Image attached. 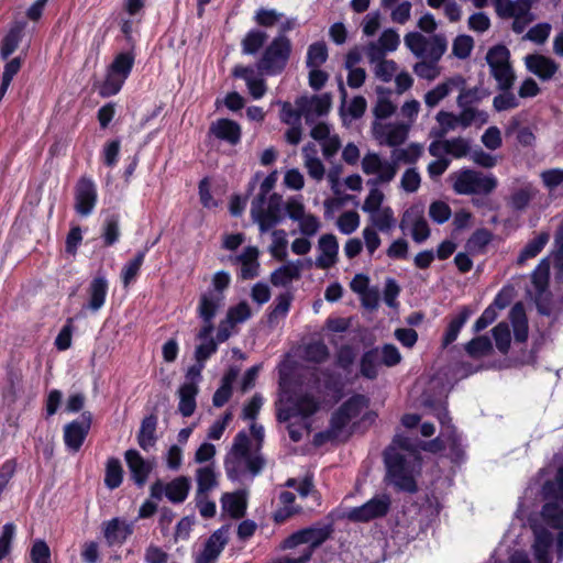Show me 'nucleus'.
Instances as JSON below:
<instances>
[{"mask_svg": "<svg viewBox=\"0 0 563 563\" xmlns=\"http://www.w3.org/2000/svg\"><path fill=\"white\" fill-rule=\"evenodd\" d=\"M542 496L545 500L560 501L563 505V467H559L554 478L543 483Z\"/></svg>", "mask_w": 563, "mask_h": 563, "instance_id": "obj_35", "label": "nucleus"}, {"mask_svg": "<svg viewBox=\"0 0 563 563\" xmlns=\"http://www.w3.org/2000/svg\"><path fill=\"white\" fill-rule=\"evenodd\" d=\"M429 216L435 223L443 224L451 218L452 210L446 202L435 200L429 207Z\"/></svg>", "mask_w": 563, "mask_h": 563, "instance_id": "obj_62", "label": "nucleus"}, {"mask_svg": "<svg viewBox=\"0 0 563 563\" xmlns=\"http://www.w3.org/2000/svg\"><path fill=\"white\" fill-rule=\"evenodd\" d=\"M258 250L255 246H247L243 253L236 257V261L241 263L240 278L247 280L258 276L260 263Z\"/></svg>", "mask_w": 563, "mask_h": 563, "instance_id": "obj_26", "label": "nucleus"}, {"mask_svg": "<svg viewBox=\"0 0 563 563\" xmlns=\"http://www.w3.org/2000/svg\"><path fill=\"white\" fill-rule=\"evenodd\" d=\"M286 231L283 229L273 232L274 241L271 246V254L278 261H284L287 257V239Z\"/></svg>", "mask_w": 563, "mask_h": 563, "instance_id": "obj_58", "label": "nucleus"}, {"mask_svg": "<svg viewBox=\"0 0 563 563\" xmlns=\"http://www.w3.org/2000/svg\"><path fill=\"white\" fill-rule=\"evenodd\" d=\"M374 225L383 232L390 230L395 224L394 212L390 207H385L379 211H376V216L373 218Z\"/></svg>", "mask_w": 563, "mask_h": 563, "instance_id": "obj_64", "label": "nucleus"}, {"mask_svg": "<svg viewBox=\"0 0 563 563\" xmlns=\"http://www.w3.org/2000/svg\"><path fill=\"white\" fill-rule=\"evenodd\" d=\"M368 405L369 398L367 396L363 394H354L342 402L339 409L346 413L352 420L353 418H356L363 409L367 408Z\"/></svg>", "mask_w": 563, "mask_h": 563, "instance_id": "obj_43", "label": "nucleus"}, {"mask_svg": "<svg viewBox=\"0 0 563 563\" xmlns=\"http://www.w3.org/2000/svg\"><path fill=\"white\" fill-rule=\"evenodd\" d=\"M124 457L133 482L139 487H143L153 470L152 464L134 449L125 451Z\"/></svg>", "mask_w": 563, "mask_h": 563, "instance_id": "obj_14", "label": "nucleus"}, {"mask_svg": "<svg viewBox=\"0 0 563 563\" xmlns=\"http://www.w3.org/2000/svg\"><path fill=\"white\" fill-rule=\"evenodd\" d=\"M148 251L150 246H145L143 250L137 251L134 257L124 264L120 275L123 287L126 288L136 280Z\"/></svg>", "mask_w": 563, "mask_h": 563, "instance_id": "obj_31", "label": "nucleus"}, {"mask_svg": "<svg viewBox=\"0 0 563 563\" xmlns=\"http://www.w3.org/2000/svg\"><path fill=\"white\" fill-rule=\"evenodd\" d=\"M134 60L135 56L132 52H122L115 55L108 69L128 79L133 69Z\"/></svg>", "mask_w": 563, "mask_h": 563, "instance_id": "obj_40", "label": "nucleus"}, {"mask_svg": "<svg viewBox=\"0 0 563 563\" xmlns=\"http://www.w3.org/2000/svg\"><path fill=\"white\" fill-rule=\"evenodd\" d=\"M30 558L32 563H51V549L44 540L37 539L31 547Z\"/></svg>", "mask_w": 563, "mask_h": 563, "instance_id": "obj_63", "label": "nucleus"}, {"mask_svg": "<svg viewBox=\"0 0 563 563\" xmlns=\"http://www.w3.org/2000/svg\"><path fill=\"white\" fill-rule=\"evenodd\" d=\"M23 382V374L21 368L8 363L5 365V385L1 390V395L4 400L9 402H15L18 399L19 390L21 389Z\"/></svg>", "mask_w": 563, "mask_h": 563, "instance_id": "obj_23", "label": "nucleus"}, {"mask_svg": "<svg viewBox=\"0 0 563 563\" xmlns=\"http://www.w3.org/2000/svg\"><path fill=\"white\" fill-rule=\"evenodd\" d=\"M109 290V282L102 274L96 275L87 287V302L82 306L84 310L92 313L98 312L106 303Z\"/></svg>", "mask_w": 563, "mask_h": 563, "instance_id": "obj_12", "label": "nucleus"}, {"mask_svg": "<svg viewBox=\"0 0 563 563\" xmlns=\"http://www.w3.org/2000/svg\"><path fill=\"white\" fill-rule=\"evenodd\" d=\"M465 80L462 76H455L446 79V81L439 84L433 89L429 90L424 96V102L428 107L433 108L451 92L452 88L464 86Z\"/></svg>", "mask_w": 563, "mask_h": 563, "instance_id": "obj_27", "label": "nucleus"}, {"mask_svg": "<svg viewBox=\"0 0 563 563\" xmlns=\"http://www.w3.org/2000/svg\"><path fill=\"white\" fill-rule=\"evenodd\" d=\"M189 490L190 479L187 476H178L167 484L156 479L150 487V497L162 500L165 496L173 504H181L187 499Z\"/></svg>", "mask_w": 563, "mask_h": 563, "instance_id": "obj_6", "label": "nucleus"}, {"mask_svg": "<svg viewBox=\"0 0 563 563\" xmlns=\"http://www.w3.org/2000/svg\"><path fill=\"white\" fill-rule=\"evenodd\" d=\"M223 296L209 290L199 298L197 314L202 321H213L219 308L221 307Z\"/></svg>", "mask_w": 563, "mask_h": 563, "instance_id": "obj_25", "label": "nucleus"}, {"mask_svg": "<svg viewBox=\"0 0 563 563\" xmlns=\"http://www.w3.org/2000/svg\"><path fill=\"white\" fill-rule=\"evenodd\" d=\"M460 88H461V91L457 97L459 107L472 106V104L478 103L484 98L489 96V91L484 88L474 87L471 89H465V88H463V86H461Z\"/></svg>", "mask_w": 563, "mask_h": 563, "instance_id": "obj_50", "label": "nucleus"}, {"mask_svg": "<svg viewBox=\"0 0 563 563\" xmlns=\"http://www.w3.org/2000/svg\"><path fill=\"white\" fill-rule=\"evenodd\" d=\"M26 22L14 21L0 42V58L8 60L22 42Z\"/></svg>", "mask_w": 563, "mask_h": 563, "instance_id": "obj_17", "label": "nucleus"}, {"mask_svg": "<svg viewBox=\"0 0 563 563\" xmlns=\"http://www.w3.org/2000/svg\"><path fill=\"white\" fill-rule=\"evenodd\" d=\"M125 78L121 77L120 75H117L112 73L111 70H107L106 78L101 86L99 87V95L102 98H109L112 96H115L120 92L122 89Z\"/></svg>", "mask_w": 563, "mask_h": 563, "instance_id": "obj_45", "label": "nucleus"}, {"mask_svg": "<svg viewBox=\"0 0 563 563\" xmlns=\"http://www.w3.org/2000/svg\"><path fill=\"white\" fill-rule=\"evenodd\" d=\"M319 249L321 255L317 258L316 265L318 268L328 269L335 263L338 257L339 243L336 236L332 233L321 235Z\"/></svg>", "mask_w": 563, "mask_h": 563, "instance_id": "obj_20", "label": "nucleus"}, {"mask_svg": "<svg viewBox=\"0 0 563 563\" xmlns=\"http://www.w3.org/2000/svg\"><path fill=\"white\" fill-rule=\"evenodd\" d=\"M123 482V467L118 457L111 456L107 460L104 472V485L113 490Z\"/></svg>", "mask_w": 563, "mask_h": 563, "instance_id": "obj_36", "label": "nucleus"}, {"mask_svg": "<svg viewBox=\"0 0 563 563\" xmlns=\"http://www.w3.org/2000/svg\"><path fill=\"white\" fill-rule=\"evenodd\" d=\"M493 240V233L485 229H477L475 230L470 239L467 240V247L471 251H476L478 253H483L486 246L492 242Z\"/></svg>", "mask_w": 563, "mask_h": 563, "instance_id": "obj_51", "label": "nucleus"}, {"mask_svg": "<svg viewBox=\"0 0 563 563\" xmlns=\"http://www.w3.org/2000/svg\"><path fill=\"white\" fill-rule=\"evenodd\" d=\"M405 44L417 57L424 56L429 41L419 32H409L405 35Z\"/></svg>", "mask_w": 563, "mask_h": 563, "instance_id": "obj_54", "label": "nucleus"}, {"mask_svg": "<svg viewBox=\"0 0 563 563\" xmlns=\"http://www.w3.org/2000/svg\"><path fill=\"white\" fill-rule=\"evenodd\" d=\"M332 532L333 529L331 525H327L321 528H303L288 536L283 541L282 548L294 549L299 544L308 543L309 545L307 548L312 549V551L314 552L317 548H319L323 542H325L331 537Z\"/></svg>", "mask_w": 563, "mask_h": 563, "instance_id": "obj_7", "label": "nucleus"}, {"mask_svg": "<svg viewBox=\"0 0 563 563\" xmlns=\"http://www.w3.org/2000/svg\"><path fill=\"white\" fill-rule=\"evenodd\" d=\"M422 154V146L418 143H411L407 148L398 150L393 153L397 163L415 164Z\"/></svg>", "mask_w": 563, "mask_h": 563, "instance_id": "obj_57", "label": "nucleus"}, {"mask_svg": "<svg viewBox=\"0 0 563 563\" xmlns=\"http://www.w3.org/2000/svg\"><path fill=\"white\" fill-rule=\"evenodd\" d=\"M328 47L324 42L312 43L307 51V67L318 68L328 59Z\"/></svg>", "mask_w": 563, "mask_h": 563, "instance_id": "obj_47", "label": "nucleus"}, {"mask_svg": "<svg viewBox=\"0 0 563 563\" xmlns=\"http://www.w3.org/2000/svg\"><path fill=\"white\" fill-rule=\"evenodd\" d=\"M267 34L260 29L250 30L241 41V48L244 55H256L265 45Z\"/></svg>", "mask_w": 563, "mask_h": 563, "instance_id": "obj_33", "label": "nucleus"}, {"mask_svg": "<svg viewBox=\"0 0 563 563\" xmlns=\"http://www.w3.org/2000/svg\"><path fill=\"white\" fill-rule=\"evenodd\" d=\"M473 311L468 306H462L459 312L451 317L441 340V346L446 349L456 341L462 328L465 325Z\"/></svg>", "mask_w": 563, "mask_h": 563, "instance_id": "obj_19", "label": "nucleus"}, {"mask_svg": "<svg viewBox=\"0 0 563 563\" xmlns=\"http://www.w3.org/2000/svg\"><path fill=\"white\" fill-rule=\"evenodd\" d=\"M294 296L290 291L282 292L276 298V303L271 307V310L267 314V321L269 324H273L279 317L285 318L291 307V301Z\"/></svg>", "mask_w": 563, "mask_h": 563, "instance_id": "obj_41", "label": "nucleus"}, {"mask_svg": "<svg viewBox=\"0 0 563 563\" xmlns=\"http://www.w3.org/2000/svg\"><path fill=\"white\" fill-rule=\"evenodd\" d=\"M120 148V139L110 140L104 144L102 150V161L107 167H114L118 164Z\"/></svg>", "mask_w": 563, "mask_h": 563, "instance_id": "obj_61", "label": "nucleus"}, {"mask_svg": "<svg viewBox=\"0 0 563 563\" xmlns=\"http://www.w3.org/2000/svg\"><path fill=\"white\" fill-rule=\"evenodd\" d=\"M301 275V267L296 263L288 262L276 268L271 273L269 282L275 287H285L289 285L292 280L299 279Z\"/></svg>", "mask_w": 563, "mask_h": 563, "instance_id": "obj_29", "label": "nucleus"}, {"mask_svg": "<svg viewBox=\"0 0 563 563\" xmlns=\"http://www.w3.org/2000/svg\"><path fill=\"white\" fill-rule=\"evenodd\" d=\"M452 188L456 195L488 196L498 186V179L493 174H484L472 168H462L451 175Z\"/></svg>", "mask_w": 563, "mask_h": 563, "instance_id": "obj_3", "label": "nucleus"}, {"mask_svg": "<svg viewBox=\"0 0 563 563\" xmlns=\"http://www.w3.org/2000/svg\"><path fill=\"white\" fill-rule=\"evenodd\" d=\"M102 532L108 547H113L123 544L133 533V529L120 518H112L102 523Z\"/></svg>", "mask_w": 563, "mask_h": 563, "instance_id": "obj_16", "label": "nucleus"}, {"mask_svg": "<svg viewBox=\"0 0 563 563\" xmlns=\"http://www.w3.org/2000/svg\"><path fill=\"white\" fill-rule=\"evenodd\" d=\"M560 501L547 500L542 507V517L554 529L563 528V508Z\"/></svg>", "mask_w": 563, "mask_h": 563, "instance_id": "obj_42", "label": "nucleus"}, {"mask_svg": "<svg viewBox=\"0 0 563 563\" xmlns=\"http://www.w3.org/2000/svg\"><path fill=\"white\" fill-rule=\"evenodd\" d=\"M332 98L330 93L316 95L310 100L306 97H300L296 100L297 107L301 112H306V117L314 113L319 117L325 115L331 109Z\"/></svg>", "mask_w": 563, "mask_h": 563, "instance_id": "obj_22", "label": "nucleus"}, {"mask_svg": "<svg viewBox=\"0 0 563 563\" xmlns=\"http://www.w3.org/2000/svg\"><path fill=\"white\" fill-rule=\"evenodd\" d=\"M527 69L541 80H550L559 70V64L542 54H529L525 58Z\"/></svg>", "mask_w": 563, "mask_h": 563, "instance_id": "obj_15", "label": "nucleus"}, {"mask_svg": "<svg viewBox=\"0 0 563 563\" xmlns=\"http://www.w3.org/2000/svg\"><path fill=\"white\" fill-rule=\"evenodd\" d=\"M376 92L378 95V99L373 109V113L377 119L385 120L394 114L396 107L387 97V95L390 93L389 89L378 86L376 88Z\"/></svg>", "mask_w": 563, "mask_h": 563, "instance_id": "obj_38", "label": "nucleus"}, {"mask_svg": "<svg viewBox=\"0 0 563 563\" xmlns=\"http://www.w3.org/2000/svg\"><path fill=\"white\" fill-rule=\"evenodd\" d=\"M120 217L119 214H111L107 217L102 227V240L104 246H112L119 241L120 238Z\"/></svg>", "mask_w": 563, "mask_h": 563, "instance_id": "obj_46", "label": "nucleus"}, {"mask_svg": "<svg viewBox=\"0 0 563 563\" xmlns=\"http://www.w3.org/2000/svg\"><path fill=\"white\" fill-rule=\"evenodd\" d=\"M492 76L498 82L500 90H510L515 81V74L509 64V51L504 45L492 47L486 56Z\"/></svg>", "mask_w": 563, "mask_h": 563, "instance_id": "obj_4", "label": "nucleus"}, {"mask_svg": "<svg viewBox=\"0 0 563 563\" xmlns=\"http://www.w3.org/2000/svg\"><path fill=\"white\" fill-rule=\"evenodd\" d=\"M550 235L548 232H541L536 238L530 240L518 255V264H523L526 261L536 257L544 249L549 242Z\"/></svg>", "mask_w": 563, "mask_h": 563, "instance_id": "obj_37", "label": "nucleus"}, {"mask_svg": "<svg viewBox=\"0 0 563 563\" xmlns=\"http://www.w3.org/2000/svg\"><path fill=\"white\" fill-rule=\"evenodd\" d=\"M225 545V540L222 539L219 532H214L205 543L202 551L196 558V563H216V560L221 554Z\"/></svg>", "mask_w": 563, "mask_h": 563, "instance_id": "obj_32", "label": "nucleus"}, {"mask_svg": "<svg viewBox=\"0 0 563 563\" xmlns=\"http://www.w3.org/2000/svg\"><path fill=\"white\" fill-rule=\"evenodd\" d=\"M411 225V236L416 243H422L429 239L431 230L423 217V210L417 207L407 209L400 221V229L405 230L407 225Z\"/></svg>", "mask_w": 563, "mask_h": 563, "instance_id": "obj_9", "label": "nucleus"}, {"mask_svg": "<svg viewBox=\"0 0 563 563\" xmlns=\"http://www.w3.org/2000/svg\"><path fill=\"white\" fill-rule=\"evenodd\" d=\"M391 498L387 494L375 495L365 504L351 508L346 518L352 522H369L384 518L390 510Z\"/></svg>", "mask_w": 563, "mask_h": 563, "instance_id": "obj_5", "label": "nucleus"}, {"mask_svg": "<svg viewBox=\"0 0 563 563\" xmlns=\"http://www.w3.org/2000/svg\"><path fill=\"white\" fill-rule=\"evenodd\" d=\"M222 508L231 518L241 519L245 516L247 503L243 493H225L221 497Z\"/></svg>", "mask_w": 563, "mask_h": 563, "instance_id": "obj_30", "label": "nucleus"}, {"mask_svg": "<svg viewBox=\"0 0 563 563\" xmlns=\"http://www.w3.org/2000/svg\"><path fill=\"white\" fill-rule=\"evenodd\" d=\"M509 320L512 325L514 338L517 343H525L529 335L528 318L525 305L516 302L509 311Z\"/></svg>", "mask_w": 563, "mask_h": 563, "instance_id": "obj_21", "label": "nucleus"}, {"mask_svg": "<svg viewBox=\"0 0 563 563\" xmlns=\"http://www.w3.org/2000/svg\"><path fill=\"white\" fill-rule=\"evenodd\" d=\"M474 47V41L470 35H459L454 38L452 45V53L460 59L467 58Z\"/></svg>", "mask_w": 563, "mask_h": 563, "instance_id": "obj_59", "label": "nucleus"}, {"mask_svg": "<svg viewBox=\"0 0 563 563\" xmlns=\"http://www.w3.org/2000/svg\"><path fill=\"white\" fill-rule=\"evenodd\" d=\"M158 423V417L152 412L145 416L141 421V427L137 432V444L144 451H148L156 444L157 435L156 428Z\"/></svg>", "mask_w": 563, "mask_h": 563, "instance_id": "obj_24", "label": "nucleus"}, {"mask_svg": "<svg viewBox=\"0 0 563 563\" xmlns=\"http://www.w3.org/2000/svg\"><path fill=\"white\" fill-rule=\"evenodd\" d=\"M297 416L309 418L319 410V402L309 394L300 396L294 404Z\"/></svg>", "mask_w": 563, "mask_h": 563, "instance_id": "obj_56", "label": "nucleus"}, {"mask_svg": "<svg viewBox=\"0 0 563 563\" xmlns=\"http://www.w3.org/2000/svg\"><path fill=\"white\" fill-rule=\"evenodd\" d=\"M209 134H212L220 141H224L228 144L235 146L241 142L242 128L234 120L221 118L210 124Z\"/></svg>", "mask_w": 563, "mask_h": 563, "instance_id": "obj_13", "label": "nucleus"}, {"mask_svg": "<svg viewBox=\"0 0 563 563\" xmlns=\"http://www.w3.org/2000/svg\"><path fill=\"white\" fill-rule=\"evenodd\" d=\"M15 534V523L7 522L3 525L2 530L0 532V562L11 553Z\"/></svg>", "mask_w": 563, "mask_h": 563, "instance_id": "obj_48", "label": "nucleus"}, {"mask_svg": "<svg viewBox=\"0 0 563 563\" xmlns=\"http://www.w3.org/2000/svg\"><path fill=\"white\" fill-rule=\"evenodd\" d=\"M338 228L343 234H352L360 225V216L356 211H345L338 219Z\"/></svg>", "mask_w": 563, "mask_h": 563, "instance_id": "obj_60", "label": "nucleus"}, {"mask_svg": "<svg viewBox=\"0 0 563 563\" xmlns=\"http://www.w3.org/2000/svg\"><path fill=\"white\" fill-rule=\"evenodd\" d=\"M92 423V413L84 411L80 419H75L64 426V443L71 452H78L87 439Z\"/></svg>", "mask_w": 563, "mask_h": 563, "instance_id": "obj_8", "label": "nucleus"}, {"mask_svg": "<svg viewBox=\"0 0 563 563\" xmlns=\"http://www.w3.org/2000/svg\"><path fill=\"white\" fill-rule=\"evenodd\" d=\"M386 448H394L395 452H402L411 459H413V455L420 456V452L412 440L402 434H396Z\"/></svg>", "mask_w": 563, "mask_h": 563, "instance_id": "obj_55", "label": "nucleus"}, {"mask_svg": "<svg viewBox=\"0 0 563 563\" xmlns=\"http://www.w3.org/2000/svg\"><path fill=\"white\" fill-rule=\"evenodd\" d=\"M471 151L470 142L461 136L444 140V153L454 158L465 157Z\"/></svg>", "mask_w": 563, "mask_h": 563, "instance_id": "obj_52", "label": "nucleus"}, {"mask_svg": "<svg viewBox=\"0 0 563 563\" xmlns=\"http://www.w3.org/2000/svg\"><path fill=\"white\" fill-rule=\"evenodd\" d=\"M267 203V209L258 210L254 219V221L258 224V229L262 233L269 231L283 220L282 196L277 192L272 194Z\"/></svg>", "mask_w": 563, "mask_h": 563, "instance_id": "obj_11", "label": "nucleus"}, {"mask_svg": "<svg viewBox=\"0 0 563 563\" xmlns=\"http://www.w3.org/2000/svg\"><path fill=\"white\" fill-rule=\"evenodd\" d=\"M97 202V190L93 181L81 177L75 191V209L80 216H88L93 210Z\"/></svg>", "mask_w": 563, "mask_h": 563, "instance_id": "obj_10", "label": "nucleus"}, {"mask_svg": "<svg viewBox=\"0 0 563 563\" xmlns=\"http://www.w3.org/2000/svg\"><path fill=\"white\" fill-rule=\"evenodd\" d=\"M232 76L245 81L249 92L254 99H261L266 93L265 80L255 77L251 66L236 65L232 70Z\"/></svg>", "mask_w": 563, "mask_h": 563, "instance_id": "obj_18", "label": "nucleus"}, {"mask_svg": "<svg viewBox=\"0 0 563 563\" xmlns=\"http://www.w3.org/2000/svg\"><path fill=\"white\" fill-rule=\"evenodd\" d=\"M251 308L245 300H242L238 305L230 307L227 312V319L231 327L246 321L251 318Z\"/></svg>", "mask_w": 563, "mask_h": 563, "instance_id": "obj_53", "label": "nucleus"}, {"mask_svg": "<svg viewBox=\"0 0 563 563\" xmlns=\"http://www.w3.org/2000/svg\"><path fill=\"white\" fill-rule=\"evenodd\" d=\"M383 461L385 482L396 492L416 494L419 490L416 476L421 468V456L413 455L411 459L402 452H395L394 448H385Z\"/></svg>", "mask_w": 563, "mask_h": 563, "instance_id": "obj_1", "label": "nucleus"}, {"mask_svg": "<svg viewBox=\"0 0 563 563\" xmlns=\"http://www.w3.org/2000/svg\"><path fill=\"white\" fill-rule=\"evenodd\" d=\"M465 352L472 358H479L493 352V343L487 335H478L465 344Z\"/></svg>", "mask_w": 563, "mask_h": 563, "instance_id": "obj_39", "label": "nucleus"}, {"mask_svg": "<svg viewBox=\"0 0 563 563\" xmlns=\"http://www.w3.org/2000/svg\"><path fill=\"white\" fill-rule=\"evenodd\" d=\"M379 353L373 347L363 353L360 360V373L364 378L376 379L378 376Z\"/></svg>", "mask_w": 563, "mask_h": 563, "instance_id": "obj_34", "label": "nucleus"}, {"mask_svg": "<svg viewBox=\"0 0 563 563\" xmlns=\"http://www.w3.org/2000/svg\"><path fill=\"white\" fill-rule=\"evenodd\" d=\"M291 53L292 44L290 38L280 33L264 47L255 66L262 75L278 76L287 68Z\"/></svg>", "mask_w": 563, "mask_h": 563, "instance_id": "obj_2", "label": "nucleus"}, {"mask_svg": "<svg viewBox=\"0 0 563 563\" xmlns=\"http://www.w3.org/2000/svg\"><path fill=\"white\" fill-rule=\"evenodd\" d=\"M492 333L497 350L503 354L508 353L511 342L509 325L506 322H499L493 328Z\"/></svg>", "mask_w": 563, "mask_h": 563, "instance_id": "obj_49", "label": "nucleus"}, {"mask_svg": "<svg viewBox=\"0 0 563 563\" xmlns=\"http://www.w3.org/2000/svg\"><path fill=\"white\" fill-rule=\"evenodd\" d=\"M198 391V385L194 382H186L179 387L178 410L183 417L187 418L194 415L197 407L196 396Z\"/></svg>", "mask_w": 563, "mask_h": 563, "instance_id": "obj_28", "label": "nucleus"}, {"mask_svg": "<svg viewBox=\"0 0 563 563\" xmlns=\"http://www.w3.org/2000/svg\"><path fill=\"white\" fill-rule=\"evenodd\" d=\"M218 485L217 475L211 466H205L197 470V495H207Z\"/></svg>", "mask_w": 563, "mask_h": 563, "instance_id": "obj_44", "label": "nucleus"}]
</instances>
